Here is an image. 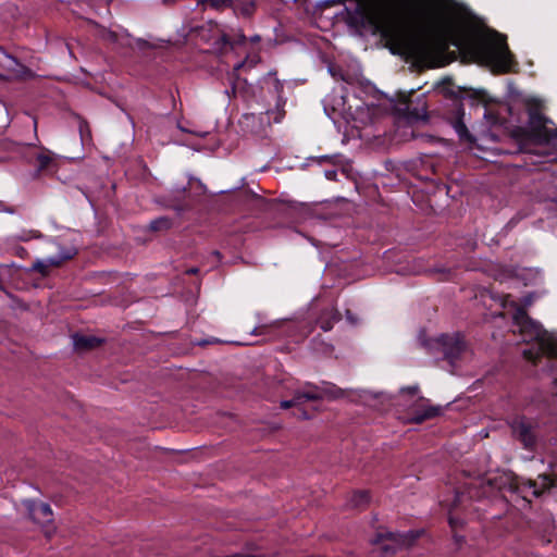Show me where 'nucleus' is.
<instances>
[{
  "mask_svg": "<svg viewBox=\"0 0 557 557\" xmlns=\"http://www.w3.org/2000/svg\"><path fill=\"white\" fill-rule=\"evenodd\" d=\"M411 20L418 26V33L405 42L406 50L428 67H441L454 61L455 52L449 51L451 46L471 60L490 66L494 73H509L517 65L507 37L496 30L473 29L444 14L425 18L416 10Z\"/></svg>",
  "mask_w": 557,
  "mask_h": 557,
  "instance_id": "nucleus-1",
  "label": "nucleus"
},
{
  "mask_svg": "<svg viewBox=\"0 0 557 557\" xmlns=\"http://www.w3.org/2000/svg\"><path fill=\"white\" fill-rule=\"evenodd\" d=\"M512 315L515 332H519L525 342H535L530 349L523 351V356L534 363L541 356L557 357V341L549 335L542 325L531 319L524 308L515 304Z\"/></svg>",
  "mask_w": 557,
  "mask_h": 557,
  "instance_id": "nucleus-2",
  "label": "nucleus"
},
{
  "mask_svg": "<svg viewBox=\"0 0 557 557\" xmlns=\"http://www.w3.org/2000/svg\"><path fill=\"white\" fill-rule=\"evenodd\" d=\"M428 351L433 355H442V359L447 360L451 366L460 358L466 350L463 337L458 334H442L438 337L430 338L424 342Z\"/></svg>",
  "mask_w": 557,
  "mask_h": 557,
  "instance_id": "nucleus-3",
  "label": "nucleus"
},
{
  "mask_svg": "<svg viewBox=\"0 0 557 557\" xmlns=\"http://www.w3.org/2000/svg\"><path fill=\"white\" fill-rule=\"evenodd\" d=\"M512 437L529 451H534L542 437L540 423L525 416H517L510 422Z\"/></svg>",
  "mask_w": 557,
  "mask_h": 557,
  "instance_id": "nucleus-4",
  "label": "nucleus"
},
{
  "mask_svg": "<svg viewBox=\"0 0 557 557\" xmlns=\"http://www.w3.org/2000/svg\"><path fill=\"white\" fill-rule=\"evenodd\" d=\"M262 83V90L273 96L275 100L274 108L267 109V114L273 115L274 123H281L286 114V98L283 96V83L277 78L276 72H269Z\"/></svg>",
  "mask_w": 557,
  "mask_h": 557,
  "instance_id": "nucleus-5",
  "label": "nucleus"
},
{
  "mask_svg": "<svg viewBox=\"0 0 557 557\" xmlns=\"http://www.w3.org/2000/svg\"><path fill=\"white\" fill-rule=\"evenodd\" d=\"M553 487H557V474H540L536 480H520L515 479L510 483V490L515 493L521 494L524 499V493L530 492L534 497H541L545 492Z\"/></svg>",
  "mask_w": 557,
  "mask_h": 557,
  "instance_id": "nucleus-6",
  "label": "nucleus"
},
{
  "mask_svg": "<svg viewBox=\"0 0 557 557\" xmlns=\"http://www.w3.org/2000/svg\"><path fill=\"white\" fill-rule=\"evenodd\" d=\"M422 531H408L406 533H377L373 540L374 544L381 545V549L386 554H395L398 549L410 547Z\"/></svg>",
  "mask_w": 557,
  "mask_h": 557,
  "instance_id": "nucleus-7",
  "label": "nucleus"
},
{
  "mask_svg": "<svg viewBox=\"0 0 557 557\" xmlns=\"http://www.w3.org/2000/svg\"><path fill=\"white\" fill-rule=\"evenodd\" d=\"M297 392L302 404L305 401L334 400L344 397V391L330 382H322L320 385L306 383Z\"/></svg>",
  "mask_w": 557,
  "mask_h": 557,
  "instance_id": "nucleus-8",
  "label": "nucleus"
},
{
  "mask_svg": "<svg viewBox=\"0 0 557 557\" xmlns=\"http://www.w3.org/2000/svg\"><path fill=\"white\" fill-rule=\"evenodd\" d=\"M465 108L462 99L459 97H450L447 110L444 113L445 120L454 127L461 140L473 143L475 138L468 131L465 122Z\"/></svg>",
  "mask_w": 557,
  "mask_h": 557,
  "instance_id": "nucleus-9",
  "label": "nucleus"
},
{
  "mask_svg": "<svg viewBox=\"0 0 557 557\" xmlns=\"http://www.w3.org/2000/svg\"><path fill=\"white\" fill-rule=\"evenodd\" d=\"M271 120L273 121V115L267 114V110L259 114L245 113L239 120V125L245 133L264 136L267 135L268 128L271 127Z\"/></svg>",
  "mask_w": 557,
  "mask_h": 557,
  "instance_id": "nucleus-10",
  "label": "nucleus"
},
{
  "mask_svg": "<svg viewBox=\"0 0 557 557\" xmlns=\"http://www.w3.org/2000/svg\"><path fill=\"white\" fill-rule=\"evenodd\" d=\"M28 517L35 523L47 527L53 522V512L49 504L36 500H25Z\"/></svg>",
  "mask_w": 557,
  "mask_h": 557,
  "instance_id": "nucleus-11",
  "label": "nucleus"
},
{
  "mask_svg": "<svg viewBox=\"0 0 557 557\" xmlns=\"http://www.w3.org/2000/svg\"><path fill=\"white\" fill-rule=\"evenodd\" d=\"M51 245L58 251L55 256H50V263L55 268L60 267L65 261L73 259L78 252L77 248L73 244L61 238L52 240Z\"/></svg>",
  "mask_w": 557,
  "mask_h": 557,
  "instance_id": "nucleus-12",
  "label": "nucleus"
},
{
  "mask_svg": "<svg viewBox=\"0 0 557 557\" xmlns=\"http://www.w3.org/2000/svg\"><path fill=\"white\" fill-rule=\"evenodd\" d=\"M422 403H428L426 399L420 398ZM444 407L442 406H433L429 404H422L413 410V416L411 418L414 423H422L425 420L433 419L443 413Z\"/></svg>",
  "mask_w": 557,
  "mask_h": 557,
  "instance_id": "nucleus-13",
  "label": "nucleus"
},
{
  "mask_svg": "<svg viewBox=\"0 0 557 557\" xmlns=\"http://www.w3.org/2000/svg\"><path fill=\"white\" fill-rule=\"evenodd\" d=\"M404 115L410 123L420 121L425 122L429 117L425 102H422L419 106H413L412 102H407L405 104Z\"/></svg>",
  "mask_w": 557,
  "mask_h": 557,
  "instance_id": "nucleus-14",
  "label": "nucleus"
},
{
  "mask_svg": "<svg viewBox=\"0 0 557 557\" xmlns=\"http://www.w3.org/2000/svg\"><path fill=\"white\" fill-rule=\"evenodd\" d=\"M72 341H73L74 349L77 351L91 350V349L98 347L102 343V339H100L96 336L83 335V334H78V333H76L72 336Z\"/></svg>",
  "mask_w": 557,
  "mask_h": 557,
  "instance_id": "nucleus-15",
  "label": "nucleus"
},
{
  "mask_svg": "<svg viewBox=\"0 0 557 557\" xmlns=\"http://www.w3.org/2000/svg\"><path fill=\"white\" fill-rule=\"evenodd\" d=\"M371 500L370 493L368 491H356L352 493L348 500V506L355 509H364Z\"/></svg>",
  "mask_w": 557,
  "mask_h": 557,
  "instance_id": "nucleus-16",
  "label": "nucleus"
},
{
  "mask_svg": "<svg viewBox=\"0 0 557 557\" xmlns=\"http://www.w3.org/2000/svg\"><path fill=\"white\" fill-rule=\"evenodd\" d=\"M372 23L377 27L384 37H388L392 33V26L387 17L380 10H375L371 18Z\"/></svg>",
  "mask_w": 557,
  "mask_h": 557,
  "instance_id": "nucleus-17",
  "label": "nucleus"
},
{
  "mask_svg": "<svg viewBox=\"0 0 557 557\" xmlns=\"http://www.w3.org/2000/svg\"><path fill=\"white\" fill-rule=\"evenodd\" d=\"M233 11L237 15H242L244 17H250L256 11V3L252 0H246L240 2L233 1Z\"/></svg>",
  "mask_w": 557,
  "mask_h": 557,
  "instance_id": "nucleus-18",
  "label": "nucleus"
},
{
  "mask_svg": "<svg viewBox=\"0 0 557 557\" xmlns=\"http://www.w3.org/2000/svg\"><path fill=\"white\" fill-rule=\"evenodd\" d=\"M36 162H37V171L38 172L49 170L50 166H52L54 164V159H53L52 152H50L47 149H44V151L37 153Z\"/></svg>",
  "mask_w": 557,
  "mask_h": 557,
  "instance_id": "nucleus-19",
  "label": "nucleus"
},
{
  "mask_svg": "<svg viewBox=\"0 0 557 557\" xmlns=\"http://www.w3.org/2000/svg\"><path fill=\"white\" fill-rule=\"evenodd\" d=\"M198 3L215 11L233 8V0H199Z\"/></svg>",
  "mask_w": 557,
  "mask_h": 557,
  "instance_id": "nucleus-20",
  "label": "nucleus"
},
{
  "mask_svg": "<svg viewBox=\"0 0 557 557\" xmlns=\"http://www.w3.org/2000/svg\"><path fill=\"white\" fill-rule=\"evenodd\" d=\"M172 225H173V222L170 218L160 216L150 222L149 230H151L153 232L166 231V230H170L172 227Z\"/></svg>",
  "mask_w": 557,
  "mask_h": 557,
  "instance_id": "nucleus-21",
  "label": "nucleus"
},
{
  "mask_svg": "<svg viewBox=\"0 0 557 557\" xmlns=\"http://www.w3.org/2000/svg\"><path fill=\"white\" fill-rule=\"evenodd\" d=\"M50 268H54L52 263H50V257L46 259L36 260L32 265V271L38 272L41 275H47L49 273Z\"/></svg>",
  "mask_w": 557,
  "mask_h": 557,
  "instance_id": "nucleus-22",
  "label": "nucleus"
},
{
  "mask_svg": "<svg viewBox=\"0 0 557 557\" xmlns=\"http://www.w3.org/2000/svg\"><path fill=\"white\" fill-rule=\"evenodd\" d=\"M301 405H302V401H301L297 391L295 392L292 399L281 401L282 409L295 408V407H298Z\"/></svg>",
  "mask_w": 557,
  "mask_h": 557,
  "instance_id": "nucleus-23",
  "label": "nucleus"
},
{
  "mask_svg": "<svg viewBox=\"0 0 557 557\" xmlns=\"http://www.w3.org/2000/svg\"><path fill=\"white\" fill-rule=\"evenodd\" d=\"M535 156L539 157V158L545 159V161H542V160L533 161L534 164H536V163H545V162L554 161V160L557 159L556 154L549 153V152H546V151H539V152L535 153Z\"/></svg>",
  "mask_w": 557,
  "mask_h": 557,
  "instance_id": "nucleus-24",
  "label": "nucleus"
},
{
  "mask_svg": "<svg viewBox=\"0 0 557 557\" xmlns=\"http://www.w3.org/2000/svg\"><path fill=\"white\" fill-rule=\"evenodd\" d=\"M448 523L453 532L457 531V529L461 528L463 525V521L459 518L449 516Z\"/></svg>",
  "mask_w": 557,
  "mask_h": 557,
  "instance_id": "nucleus-25",
  "label": "nucleus"
},
{
  "mask_svg": "<svg viewBox=\"0 0 557 557\" xmlns=\"http://www.w3.org/2000/svg\"><path fill=\"white\" fill-rule=\"evenodd\" d=\"M295 408H296V411H294L295 417L302 419V420H308L311 418V416L308 413V411L305 410L301 406H298Z\"/></svg>",
  "mask_w": 557,
  "mask_h": 557,
  "instance_id": "nucleus-26",
  "label": "nucleus"
},
{
  "mask_svg": "<svg viewBox=\"0 0 557 557\" xmlns=\"http://www.w3.org/2000/svg\"><path fill=\"white\" fill-rule=\"evenodd\" d=\"M221 42L224 47H231L233 48V44L231 42L230 37L226 34H222L218 44Z\"/></svg>",
  "mask_w": 557,
  "mask_h": 557,
  "instance_id": "nucleus-27",
  "label": "nucleus"
},
{
  "mask_svg": "<svg viewBox=\"0 0 557 557\" xmlns=\"http://www.w3.org/2000/svg\"><path fill=\"white\" fill-rule=\"evenodd\" d=\"M136 45L140 49H145V48H150L151 47V45L147 40H145L143 38H137L136 39Z\"/></svg>",
  "mask_w": 557,
  "mask_h": 557,
  "instance_id": "nucleus-28",
  "label": "nucleus"
},
{
  "mask_svg": "<svg viewBox=\"0 0 557 557\" xmlns=\"http://www.w3.org/2000/svg\"><path fill=\"white\" fill-rule=\"evenodd\" d=\"M337 172L335 170H327L325 171V177L330 181L336 180Z\"/></svg>",
  "mask_w": 557,
  "mask_h": 557,
  "instance_id": "nucleus-29",
  "label": "nucleus"
},
{
  "mask_svg": "<svg viewBox=\"0 0 557 557\" xmlns=\"http://www.w3.org/2000/svg\"><path fill=\"white\" fill-rule=\"evenodd\" d=\"M267 330H268V326L267 325H262V326L255 327L252 333L256 334V335H262V334L267 333Z\"/></svg>",
  "mask_w": 557,
  "mask_h": 557,
  "instance_id": "nucleus-30",
  "label": "nucleus"
},
{
  "mask_svg": "<svg viewBox=\"0 0 557 557\" xmlns=\"http://www.w3.org/2000/svg\"><path fill=\"white\" fill-rule=\"evenodd\" d=\"M418 391H419L418 386H408V387L401 388V392H406L411 395H416L418 393Z\"/></svg>",
  "mask_w": 557,
  "mask_h": 557,
  "instance_id": "nucleus-31",
  "label": "nucleus"
},
{
  "mask_svg": "<svg viewBox=\"0 0 557 557\" xmlns=\"http://www.w3.org/2000/svg\"><path fill=\"white\" fill-rule=\"evenodd\" d=\"M107 38L110 41H112V42H116L117 41V34L115 32L109 30L108 34H107Z\"/></svg>",
  "mask_w": 557,
  "mask_h": 557,
  "instance_id": "nucleus-32",
  "label": "nucleus"
},
{
  "mask_svg": "<svg viewBox=\"0 0 557 557\" xmlns=\"http://www.w3.org/2000/svg\"><path fill=\"white\" fill-rule=\"evenodd\" d=\"M454 540L457 544H460L463 541V536L458 535L457 531L454 532Z\"/></svg>",
  "mask_w": 557,
  "mask_h": 557,
  "instance_id": "nucleus-33",
  "label": "nucleus"
},
{
  "mask_svg": "<svg viewBox=\"0 0 557 557\" xmlns=\"http://www.w3.org/2000/svg\"><path fill=\"white\" fill-rule=\"evenodd\" d=\"M321 329L325 332L330 331L332 329V325L330 322H325L321 324Z\"/></svg>",
  "mask_w": 557,
  "mask_h": 557,
  "instance_id": "nucleus-34",
  "label": "nucleus"
},
{
  "mask_svg": "<svg viewBox=\"0 0 557 557\" xmlns=\"http://www.w3.org/2000/svg\"><path fill=\"white\" fill-rule=\"evenodd\" d=\"M187 274H196L198 273V269L197 268H190L186 271Z\"/></svg>",
  "mask_w": 557,
  "mask_h": 557,
  "instance_id": "nucleus-35",
  "label": "nucleus"
},
{
  "mask_svg": "<svg viewBox=\"0 0 557 557\" xmlns=\"http://www.w3.org/2000/svg\"><path fill=\"white\" fill-rule=\"evenodd\" d=\"M244 66V63L240 62V63H237L235 66H234V71H238L239 69H242Z\"/></svg>",
  "mask_w": 557,
  "mask_h": 557,
  "instance_id": "nucleus-36",
  "label": "nucleus"
},
{
  "mask_svg": "<svg viewBox=\"0 0 557 557\" xmlns=\"http://www.w3.org/2000/svg\"><path fill=\"white\" fill-rule=\"evenodd\" d=\"M17 252L22 256L23 253H26V250L23 247H20Z\"/></svg>",
  "mask_w": 557,
  "mask_h": 557,
  "instance_id": "nucleus-37",
  "label": "nucleus"
},
{
  "mask_svg": "<svg viewBox=\"0 0 557 557\" xmlns=\"http://www.w3.org/2000/svg\"><path fill=\"white\" fill-rule=\"evenodd\" d=\"M330 160V157L327 156H323L320 158V161H329Z\"/></svg>",
  "mask_w": 557,
  "mask_h": 557,
  "instance_id": "nucleus-38",
  "label": "nucleus"
}]
</instances>
